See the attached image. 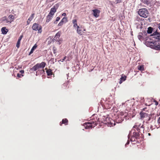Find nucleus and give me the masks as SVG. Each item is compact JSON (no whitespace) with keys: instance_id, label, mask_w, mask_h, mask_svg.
Masks as SVG:
<instances>
[{"instance_id":"34","label":"nucleus","mask_w":160,"mask_h":160,"mask_svg":"<svg viewBox=\"0 0 160 160\" xmlns=\"http://www.w3.org/2000/svg\"><path fill=\"white\" fill-rule=\"evenodd\" d=\"M122 0H115V2L117 3L121 2Z\"/></svg>"},{"instance_id":"40","label":"nucleus","mask_w":160,"mask_h":160,"mask_svg":"<svg viewBox=\"0 0 160 160\" xmlns=\"http://www.w3.org/2000/svg\"><path fill=\"white\" fill-rule=\"evenodd\" d=\"M152 115H151V117H150V116L149 117V118L148 120V122H149L150 121V120L151 118V117H152Z\"/></svg>"},{"instance_id":"47","label":"nucleus","mask_w":160,"mask_h":160,"mask_svg":"<svg viewBox=\"0 0 160 160\" xmlns=\"http://www.w3.org/2000/svg\"><path fill=\"white\" fill-rule=\"evenodd\" d=\"M41 72H44V70H40Z\"/></svg>"},{"instance_id":"9","label":"nucleus","mask_w":160,"mask_h":160,"mask_svg":"<svg viewBox=\"0 0 160 160\" xmlns=\"http://www.w3.org/2000/svg\"><path fill=\"white\" fill-rule=\"evenodd\" d=\"M1 20L2 23L5 25H8L11 22L6 17H4L1 19Z\"/></svg>"},{"instance_id":"42","label":"nucleus","mask_w":160,"mask_h":160,"mask_svg":"<svg viewBox=\"0 0 160 160\" xmlns=\"http://www.w3.org/2000/svg\"><path fill=\"white\" fill-rule=\"evenodd\" d=\"M155 105H156V106H157L158 104V102L156 101H155Z\"/></svg>"},{"instance_id":"2","label":"nucleus","mask_w":160,"mask_h":160,"mask_svg":"<svg viewBox=\"0 0 160 160\" xmlns=\"http://www.w3.org/2000/svg\"><path fill=\"white\" fill-rule=\"evenodd\" d=\"M138 14L141 17L146 18L149 16V13L147 9L142 8L139 9Z\"/></svg>"},{"instance_id":"28","label":"nucleus","mask_w":160,"mask_h":160,"mask_svg":"<svg viewBox=\"0 0 160 160\" xmlns=\"http://www.w3.org/2000/svg\"><path fill=\"white\" fill-rule=\"evenodd\" d=\"M54 13L55 12H54L52 11L51 10H50L48 15L51 16V17H53V15H54Z\"/></svg>"},{"instance_id":"48","label":"nucleus","mask_w":160,"mask_h":160,"mask_svg":"<svg viewBox=\"0 0 160 160\" xmlns=\"http://www.w3.org/2000/svg\"><path fill=\"white\" fill-rule=\"evenodd\" d=\"M128 139H129V137H130V134H129L128 135Z\"/></svg>"},{"instance_id":"22","label":"nucleus","mask_w":160,"mask_h":160,"mask_svg":"<svg viewBox=\"0 0 160 160\" xmlns=\"http://www.w3.org/2000/svg\"><path fill=\"white\" fill-rule=\"evenodd\" d=\"M68 122V120L67 119L65 118V119H63L62 120V122L60 123V125H61L62 124H65L66 123H67Z\"/></svg>"},{"instance_id":"51","label":"nucleus","mask_w":160,"mask_h":160,"mask_svg":"<svg viewBox=\"0 0 160 160\" xmlns=\"http://www.w3.org/2000/svg\"><path fill=\"white\" fill-rule=\"evenodd\" d=\"M116 124L115 123H114L113 126H115V125Z\"/></svg>"},{"instance_id":"46","label":"nucleus","mask_w":160,"mask_h":160,"mask_svg":"<svg viewBox=\"0 0 160 160\" xmlns=\"http://www.w3.org/2000/svg\"><path fill=\"white\" fill-rule=\"evenodd\" d=\"M31 21H30L29 20H28L27 21V23L28 24H29L30 23V22H31Z\"/></svg>"},{"instance_id":"38","label":"nucleus","mask_w":160,"mask_h":160,"mask_svg":"<svg viewBox=\"0 0 160 160\" xmlns=\"http://www.w3.org/2000/svg\"><path fill=\"white\" fill-rule=\"evenodd\" d=\"M34 51V50L32 49H31L30 52H29V55H30Z\"/></svg>"},{"instance_id":"18","label":"nucleus","mask_w":160,"mask_h":160,"mask_svg":"<svg viewBox=\"0 0 160 160\" xmlns=\"http://www.w3.org/2000/svg\"><path fill=\"white\" fill-rule=\"evenodd\" d=\"M153 30V28L151 27H149L148 28L147 30V33L148 34H151Z\"/></svg>"},{"instance_id":"26","label":"nucleus","mask_w":160,"mask_h":160,"mask_svg":"<svg viewBox=\"0 0 160 160\" xmlns=\"http://www.w3.org/2000/svg\"><path fill=\"white\" fill-rule=\"evenodd\" d=\"M61 21L63 22V23L64 22H66L67 21V18H66L64 17Z\"/></svg>"},{"instance_id":"53","label":"nucleus","mask_w":160,"mask_h":160,"mask_svg":"<svg viewBox=\"0 0 160 160\" xmlns=\"http://www.w3.org/2000/svg\"><path fill=\"white\" fill-rule=\"evenodd\" d=\"M84 31H85V29H84Z\"/></svg>"},{"instance_id":"35","label":"nucleus","mask_w":160,"mask_h":160,"mask_svg":"<svg viewBox=\"0 0 160 160\" xmlns=\"http://www.w3.org/2000/svg\"><path fill=\"white\" fill-rule=\"evenodd\" d=\"M72 23L74 24L77 23V21L76 19H74L72 20Z\"/></svg>"},{"instance_id":"5","label":"nucleus","mask_w":160,"mask_h":160,"mask_svg":"<svg viewBox=\"0 0 160 160\" xmlns=\"http://www.w3.org/2000/svg\"><path fill=\"white\" fill-rule=\"evenodd\" d=\"M134 128H135L138 132L140 134L142 135V133H144V128L143 127V125H141V124L135 125L133 127Z\"/></svg>"},{"instance_id":"45","label":"nucleus","mask_w":160,"mask_h":160,"mask_svg":"<svg viewBox=\"0 0 160 160\" xmlns=\"http://www.w3.org/2000/svg\"><path fill=\"white\" fill-rule=\"evenodd\" d=\"M158 28L160 30V23L158 24Z\"/></svg>"},{"instance_id":"11","label":"nucleus","mask_w":160,"mask_h":160,"mask_svg":"<svg viewBox=\"0 0 160 160\" xmlns=\"http://www.w3.org/2000/svg\"><path fill=\"white\" fill-rule=\"evenodd\" d=\"M22 35H21L19 37V38L18 40V42H17V44H16V47L18 48L20 47V41H21V40L22 39Z\"/></svg>"},{"instance_id":"39","label":"nucleus","mask_w":160,"mask_h":160,"mask_svg":"<svg viewBox=\"0 0 160 160\" xmlns=\"http://www.w3.org/2000/svg\"><path fill=\"white\" fill-rule=\"evenodd\" d=\"M129 140H128L127 143H126L125 145V147H126V146L127 145H128L129 144Z\"/></svg>"},{"instance_id":"43","label":"nucleus","mask_w":160,"mask_h":160,"mask_svg":"<svg viewBox=\"0 0 160 160\" xmlns=\"http://www.w3.org/2000/svg\"><path fill=\"white\" fill-rule=\"evenodd\" d=\"M20 72L21 73V74H22V73H24V71L23 70H21L20 71Z\"/></svg>"},{"instance_id":"20","label":"nucleus","mask_w":160,"mask_h":160,"mask_svg":"<svg viewBox=\"0 0 160 160\" xmlns=\"http://www.w3.org/2000/svg\"><path fill=\"white\" fill-rule=\"evenodd\" d=\"M148 114L147 113L143 112H141L140 113V115L142 118H145L146 116Z\"/></svg>"},{"instance_id":"50","label":"nucleus","mask_w":160,"mask_h":160,"mask_svg":"<svg viewBox=\"0 0 160 160\" xmlns=\"http://www.w3.org/2000/svg\"><path fill=\"white\" fill-rule=\"evenodd\" d=\"M153 121V119H152V121L151 122H152V121Z\"/></svg>"},{"instance_id":"13","label":"nucleus","mask_w":160,"mask_h":160,"mask_svg":"<svg viewBox=\"0 0 160 160\" xmlns=\"http://www.w3.org/2000/svg\"><path fill=\"white\" fill-rule=\"evenodd\" d=\"M58 5L57 4H56L55 6H54L53 8H51L50 10L55 12H56L57 9L58 8Z\"/></svg>"},{"instance_id":"37","label":"nucleus","mask_w":160,"mask_h":160,"mask_svg":"<svg viewBox=\"0 0 160 160\" xmlns=\"http://www.w3.org/2000/svg\"><path fill=\"white\" fill-rule=\"evenodd\" d=\"M66 58V57H65L63 59H61L59 61L62 62L65 60V59Z\"/></svg>"},{"instance_id":"19","label":"nucleus","mask_w":160,"mask_h":160,"mask_svg":"<svg viewBox=\"0 0 160 160\" xmlns=\"http://www.w3.org/2000/svg\"><path fill=\"white\" fill-rule=\"evenodd\" d=\"M9 19V20L11 22H12L14 20V17L13 15H10L8 17V18Z\"/></svg>"},{"instance_id":"31","label":"nucleus","mask_w":160,"mask_h":160,"mask_svg":"<svg viewBox=\"0 0 160 160\" xmlns=\"http://www.w3.org/2000/svg\"><path fill=\"white\" fill-rule=\"evenodd\" d=\"M17 76L18 77V78H20L21 77V76H23V74H20L19 73H18L17 74Z\"/></svg>"},{"instance_id":"3","label":"nucleus","mask_w":160,"mask_h":160,"mask_svg":"<svg viewBox=\"0 0 160 160\" xmlns=\"http://www.w3.org/2000/svg\"><path fill=\"white\" fill-rule=\"evenodd\" d=\"M46 64V63L44 62H42L40 63H37L32 68L31 70L35 71L39 69H43L45 67Z\"/></svg>"},{"instance_id":"32","label":"nucleus","mask_w":160,"mask_h":160,"mask_svg":"<svg viewBox=\"0 0 160 160\" xmlns=\"http://www.w3.org/2000/svg\"><path fill=\"white\" fill-rule=\"evenodd\" d=\"M158 122L159 125H160V126L157 128H158L160 127V117L158 119Z\"/></svg>"},{"instance_id":"10","label":"nucleus","mask_w":160,"mask_h":160,"mask_svg":"<svg viewBox=\"0 0 160 160\" xmlns=\"http://www.w3.org/2000/svg\"><path fill=\"white\" fill-rule=\"evenodd\" d=\"M92 11L93 12V16L96 18L98 17L100 11L97 9H95L92 10Z\"/></svg>"},{"instance_id":"15","label":"nucleus","mask_w":160,"mask_h":160,"mask_svg":"<svg viewBox=\"0 0 160 160\" xmlns=\"http://www.w3.org/2000/svg\"><path fill=\"white\" fill-rule=\"evenodd\" d=\"M81 28L79 26H77V33L78 34L81 35L82 34V30H81Z\"/></svg>"},{"instance_id":"41","label":"nucleus","mask_w":160,"mask_h":160,"mask_svg":"<svg viewBox=\"0 0 160 160\" xmlns=\"http://www.w3.org/2000/svg\"><path fill=\"white\" fill-rule=\"evenodd\" d=\"M77 26H78V25H77V23H75V24H73V27H77Z\"/></svg>"},{"instance_id":"49","label":"nucleus","mask_w":160,"mask_h":160,"mask_svg":"<svg viewBox=\"0 0 160 160\" xmlns=\"http://www.w3.org/2000/svg\"><path fill=\"white\" fill-rule=\"evenodd\" d=\"M68 83H69V82H67V84L64 83V85H66V84H68Z\"/></svg>"},{"instance_id":"1","label":"nucleus","mask_w":160,"mask_h":160,"mask_svg":"<svg viewBox=\"0 0 160 160\" xmlns=\"http://www.w3.org/2000/svg\"><path fill=\"white\" fill-rule=\"evenodd\" d=\"M154 39L152 41H149L147 40L146 43L149 47L153 49L156 50H160V44L157 45V42L158 44L160 43V33L157 31L154 32L152 34L150 35Z\"/></svg>"},{"instance_id":"25","label":"nucleus","mask_w":160,"mask_h":160,"mask_svg":"<svg viewBox=\"0 0 160 160\" xmlns=\"http://www.w3.org/2000/svg\"><path fill=\"white\" fill-rule=\"evenodd\" d=\"M142 33H140L138 35V38L140 40H141L142 38Z\"/></svg>"},{"instance_id":"27","label":"nucleus","mask_w":160,"mask_h":160,"mask_svg":"<svg viewBox=\"0 0 160 160\" xmlns=\"http://www.w3.org/2000/svg\"><path fill=\"white\" fill-rule=\"evenodd\" d=\"M60 19V18L59 17H57L56 18V21H54L53 23L54 24H57V22Z\"/></svg>"},{"instance_id":"12","label":"nucleus","mask_w":160,"mask_h":160,"mask_svg":"<svg viewBox=\"0 0 160 160\" xmlns=\"http://www.w3.org/2000/svg\"><path fill=\"white\" fill-rule=\"evenodd\" d=\"M61 32H58L57 33L54 37V39L55 40H58L61 35Z\"/></svg>"},{"instance_id":"36","label":"nucleus","mask_w":160,"mask_h":160,"mask_svg":"<svg viewBox=\"0 0 160 160\" xmlns=\"http://www.w3.org/2000/svg\"><path fill=\"white\" fill-rule=\"evenodd\" d=\"M58 42V43L59 44H60L61 42V40L60 39H58V40H56Z\"/></svg>"},{"instance_id":"7","label":"nucleus","mask_w":160,"mask_h":160,"mask_svg":"<svg viewBox=\"0 0 160 160\" xmlns=\"http://www.w3.org/2000/svg\"><path fill=\"white\" fill-rule=\"evenodd\" d=\"M123 114L122 113L119 114L118 116L116 117L115 119V122L117 123H121L124 120V118L125 116L122 117L123 116Z\"/></svg>"},{"instance_id":"29","label":"nucleus","mask_w":160,"mask_h":160,"mask_svg":"<svg viewBox=\"0 0 160 160\" xmlns=\"http://www.w3.org/2000/svg\"><path fill=\"white\" fill-rule=\"evenodd\" d=\"M37 47V45L36 44H35L32 47L31 49L33 50L34 51L36 49Z\"/></svg>"},{"instance_id":"4","label":"nucleus","mask_w":160,"mask_h":160,"mask_svg":"<svg viewBox=\"0 0 160 160\" xmlns=\"http://www.w3.org/2000/svg\"><path fill=\"white\" fill-rule=\"evenodd\" d=\"M135 128H133V129H132L131 131V132L132 133L133 130L134 131L133 132V135H132V138L130 140L131 142H135L136 141L135 139H138L140 134L138 132H137L135 131Z\"/></svg>"},{"instance_id":"24","label":"nucleus","mask_w":160,"mask_h":160,"mask_svg":"<svg viewBox=\"0 0 160 160\" xmlns=\"http://www.w3.org/2000/svg\"><path fill=\"white\" fill-rule=\"evenodd\" d=\"M34 13H33L32 14L31 16L28 19V20H29L30 21H31L32 19L34 18Z\"/></svg>"},{"instance_id":"52","label":"nucleus","mask_w":160,"mask_h":160,"mask_svg":"<svg viewBox=\"0 0 160 160\" xmlns=\"http://www.w3.org/2000/svg\"><path fill=\"white\" fill-rule=\"evenodd\" d=\"M148 134L149 135H150V133H148Z\"/></svg>"},{"instance_id":"16","label":"nucleus","mask_w":160,"mask_h":160,"mask_svg":"<svg viewBox=\"0 0 160 160\" xmlns=\"http://www.w3.org/2000/svg\"><path fill=\"white\" fill-rule=\"evenodd\" d=\"M126 77L125 76H122L120 78V81L119 82L120 84H121L122 82L124 81L126 79Z\"/></svg>"},{"instance_id":"8","label":"nucleus","mask_w":160,"mask_h":160,"mask_svg":"<svg viewBox=\"0 0 160 160\" xmlns=\"http://www.w3.org/2000/svg\"><path fill=\"white\" fill-rule=\"evenodd\" d=\"M85 124L86 125L85 127L86 129H90L92 128V127H94L97 125L96 123H95L93 122L85 123Z\"/></svg>"},{"instance_id":"6","label":"nucleus","mask_w":160,"mask_h":160,"mask_svg":"<svg viewBox=\"0 0 160 160\" xmlns=\"http://www.w3.org/2000/svg\"><path fill=\"white\" fill-rule=\"evenodd\" d=\"M32 29L35 31H38V32H42V27L39 24L34 23L32 26Z\"/></svg>"},{"instance_id":"44","label":"nucleus","mask_w":160,"mask_h":160,"mask_svg":"<svg viewBox=\"0 0 160 160\" xmlns=\"http://www.w3.org/2000/svg\"><path fill=\"white\" fill-rule=\"evenodd\" d=\"M66 13H62V16H66Z\"/></svg>"},{"instance_id":"21","label":"nucleus","mask_w":160,"mask_h":160,"mask_svg":"<svg viewBox=\"0 0 160 160\" xmlns=\"http://www.w3.org/2000/svg\"><path fill=\"white\" fill-rule=\"evenodd\" d=\"M138 69L141 71H142L144 70V65H142L140 66H138Z\"/></svg>"},{"instance_id":"17","label":"nucleus","mask_w":160,"mask_h":160,"mask_svg":"<svg viewBox=\"0 0 160 160\" xmlns=\"http://www.w3.org/2000/svg\"><path fill=\"white\" fill-rule=\"evenodd\" d=\"M52 17H51V16L48 15L47 17L46 22H48L52 19Z\"/></svg>"},{"instance_id":"30","label":"nucleus","mask_w":160,"mask_h":160,"mask_svg":"<svg viewBox=\"0 0 160 160\" xmlns=\"http://www.w3.org/2000/svg\"><path fill=\"white\" fill-rule=\"evenodd\" d=\"M56 50H57V49H56V48L55 47H53V53L54 54H56Z\"/></svg>"},{"instance_id":"23","label":"nucleus","mask_w":160,"mask_h":160,"mask_svg":"<svg viewBox=\"0 0 160 160\" xmlns=\"http://www.w3.org/2000/svg\"><path fill=\"white\" fill-rule=\"evenodd\" d=\"M52 71L51 69H49L47 70L46 71V72L48 76H51L52 75Z\"/></svg>"},{"instance_id":"33","label":"nucleus","mask_w":160,"mask_h":160,"mask_svg":"<svg viewBox=\"0 0 160 160\" xmlns=\"http://www.w3.org/2000/svg\"><path fill=\"white\" fill-rule=\"evenodd\" d=\"M63 22H62L61 21L59 22V23H58V26H62L63 24Z\"/></svg>"},{"instance_id":"14","label":"nucleus","mask_w":160,"mask_h":160,"mask_svg":"<svg viewBox=\"0 0 160 160\" xmlns=\"http://www.w3.org/2000/svg\"><path fill=\"white\" fill-rule=\"evenodd\" d=\"M8 30L6 28V27H4L2 28L1 31L2 34H6L8 32Z\"/></svg>"}]
</instances>
